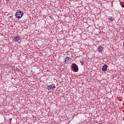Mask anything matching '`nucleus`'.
Segmentation results:
<instances>
[{
	"label": "nucleus",
	"mask_w": 124,
	"mask_h": 124,
	"mask_svg": "<svg viewBox=\"0 0 124 124\" xmlns=\"http://www.w3.org/2000/svg\"><path fill=\"white\" fill-rule=\"evenodd\" d=\"M104 49V47H103L102 46H100L98 47V51L101 52H102V51H103Z\"/></svg>",
	"instance_id": "5"
},
{
	"label": "nucleus",
	"mask_w": 124,
	"mask_h": 124,
	"mask_svg": "<svg viewBox=\"0 0 124 124\" xmlns=\"http://www.w3.org/2000/svg\"><path fill=\"white\" fill-rule=\"evenodd\" d=\"M5 0V1L7 2V3H8V2H9V0Z\"/></svg>",
	"instance_id": "8"
},
{
	"label": "nucleus",
	"mask_w": 124,
	"mask_h": 124,
	"mask_svg": "<svg viewBox=\"0 0 124 124\" xmlns=\"http://www.w3.org/2000/svg\"><path fill=\"white\" fill-rule=\"evenodd\" d=\"M71 69L75 72L78 71V66L75 63H73L71 65Z\"/></svg>",
	"instance_id": "1"
},
{
	"label": "nucleus",
	"mask_w": 124,
	"mask_h": 124,
	"mask_svg": "<svg viewBox=\"0 0 124 124\" xmlns=\"http://www.w3.org/2000/svg\"><path fill=\"white\" fill-rule=\"evenodd\" d=\"M71 58L69 57H66L64 60L65 63H68V62H71Z\"/></svg>",
	"instance_id": "4"
},
{
	"label": "nucleus",
	"mask_w": 124,
	"mask_h": 124,
	"mask_svg": "<svg viewBox=\"0 0 124 124\" xmlns=\"http://www.w3.org/2000/svg\"><path fill=\"white\" fill-rule=\"evenodd\" d=\"M11 122L12 121V119H10Z\"/></svg>",
	"instance_id": "11"
},
{
	"label": "nucleus",
	"mask_w": 124,
	"mask_h": 124,
	"mask_svg": "<svg viewBox=\"0 0 124 124\" xmlns=\"http://www.w3.org/2000/svg\"><path fill=\"white\" fill-rule=\"evenodd\" d=\"M47 88L48 90H54V89H56V86H55V84H52L51 85H47Z\"/></svg>",
	"instance_id": "3"
},
{
	"label": "nucleus",
	"mask_w": 124,
	"mask_h": 124,
	"mask_svg": "<svg viewBox=\"0 0 124 124\" xmlns=\"http://www.w3.org/2000/svg\"><path fill=\"white\" fill-rule=\"evenodd\" d=\"M23 15H24V13L22 11H17L16 13V17L17 18V19H21V17H23Z\"/></svg>",
	"instance_id": "2"
},
{
	"label": "nucleus",
	"mask_w": 124,
	"mask_h": 124,
	"mask_svg": "<svg viewBox=\"0 0 124 124\" xmlns=\"http://www.w3.org/2000/svg\"><path fill=\"white\" fill-rule=\"evenodd\" d=\"M20 39V37L19 36H15L14 38V40H15V41H19Z\"/></svg>",
	"instance_id": "7"
},
{
	"label": "nucleus",
	"mask_w": 124,
	"mask_h": 124,
	"mask_svg": "<svg viewBox=\"0 0 124 124\" xmlns=\"http://www.w3.org/2000/svg\"><path fill=\"white\" fill-rule=\"evenodd\" d=\"M107 67H108V66L106 64H104L103 66V67L102 68V70L103 71H107Z\"/></svg>",
	"instance_id": "6"
},
{
	"label": "nucleus",
	"mask_w": 124,
	"mask_h": 124,
	"mask_svg": "<svg viewBox=\"0 0 124 124\" xmlns=\"http://www.w3.org/2000/svg\"><path fill=\"white\" fill-rule=\"evenodd\" d=\"M121 6L122 7H124V5H122Z\"/></svg>",
	"instance_id": "10"
},
{
	"label": "nucleus",
	"mask_w": 124,
	"mask_h": 124,
	"mask_svg": "<svg viewBox=\"0 0 124 124\" xmlns=\"http://www.w3.org/2000/svg\"><path fill=\"white\" fill-rule=\"evenodd\" d=\"M110 21H113V18H110Z\"/></svg>",
	"instance_id": "9"
}]
</instances>
